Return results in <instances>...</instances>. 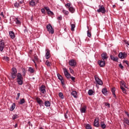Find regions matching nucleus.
I'll use <instances>...</instances> for the list:
<instances>
[{"mask_svg":"<svg viewBox=\"0 0 129 129\" xmlns=\"http://www.w3.org/2000/svg\"><path fill=\"white\" fill-rule=\"evenodd\" d=\"M125 114H126V115H127V117H129L128 112H126V111H125Z\"/></svg>","mask_w":129,"mask_h":129,"instance_id":"58","label":"nucleus"},{"mask_svg":"<svg viewBox=\"0 0 129 129\" xmlns=\"http://www.w3.org/2000/svg\"><path fill=\"white\" fill-rule=\"evenodd\" d=\"M86 111V106H84L81 109V112L82 113H85Z\"/></svg>","mask_w":129,"mask_h":129,"instance_id":"23","label":"nucleus"},{"mask_svg":"<svg viewBox=\"0 0 129 129\" xmlns=\"http://www.w3.org/2000/svg\"><path fill=\"white\" fill-rule=\"evenodd\" d=\"M38 3V0H31L29 3V5L30 7H36Z\"/></svg>","mask_w":129,"mask_h":129,"instance_id":"9","label":"nucleus"},{"mask_svg":"<svg viewBox=\"0 0 129 129\" xmlns=\"http://www.w3.org/2000/svg\"><path fill=\"white\" fill-rule=\"evenodd\" d=\"M111 92L115 98H116V95H115V88H112L111 89Z\"/></svg>","mask_w":129,"mask_h":129,"instance_id":"22","label":"nucleus"},{"mask_svg":"<svg viewBox=\"0 0 129 129\" xmlns=\"http://www.w3.org/2000/svg\"><path fill=\"white\" fill-rule=\"evenodd\" d=\"M119 67L120 68H121V69H123V66H122L121 63H120V64H119Z\"/></svg>","mask_w":129,"mask_h":129,"instance_id":"53","label":"nucleus"},{"mask_svg":"<svg viewBox=\"0 0 129 129\" xmlns=\"http://www.w3.org/2000/svg\"><path fill=\"white\" fill-rule=\"evenodd\" d=\"M69 10L71 13H72V14H73V13L75 12V9H74V8L72 7H70Z\"/></svg>","mask_w":129,"mask_h":129,"instance_id":"26","label":"nucleus"},{"mask_svg":"<svg viewBox=\"0 0 129 129\" xmlns=\"http://www.w3.org/2000/svg\"><path fill=\"white\" fill-rule=\"evenodd\" d=\"M58 79L61 81V83L62 85H64V79H63V77L60 74H57Z\"/></svg>","mask_w":129,"mask_h":129,"instance_id":"16","label":"nucleus"},{"mask_svg":"<svg viewBox=\"0 0 129 129\" xmlns=\"http://www.w3.org/2000/svg\"><path fill=\"white\" fill-rule=\"evenodd\" d=\"M74 29H75V24H72L71 25V31H72L73 32L74 31Z\"/></svg>","mask_w":129,"mask_h":129,"instance_id":"34","label":"nucleus"},{"mask_svg":"<svg viewBox=\"0 0 129 129\" xmlns=\"http://www.w3.org/2000/svg\"><path fill=\"white\" fill-rule=\"evenodd\" d=\"M71 94L75 98H77V92H76V91H73L71 92Z\"/></svg>","mask_w":129,"mask_h":129,"instance_id":"19","label":"nucleus"},{"mask_svg":"<svg viewBox=\"0 0 129 129\" xmlns=\"http://www.w3.org/2000/svg\"><path fill=\"white\" fill-rule=\"evenodd\" d=\"M23 103H25V99L23 98L20 100V104H23Z\"/></svg>","mask_w":129,"mask_h":129,"instance_id":"42","label":"nucleus"},{"mask_svg":"<svg viewBox=\"0 0 129 129\" xmlns=\"http://www.w3.org/2000/svg\"><path fill=\"white\" fill-rule=\"evenodd\" d=\"M70 71L72 74H74V71L71 68H70Z\"/></svg>","mask_w":129,"mask_h":129,"instance_id":"48","label":"nucleus"},{"mask_svg":"<svg viewBox=\"0 0 129 129\" xmlns=\"http://www.w3.org/2000/svg\"><path fill=\"white\" fill-rule=\"evenodd\" d=\"M36 100L38 104H39V105H41V104H44V102L40 98L36 97Z\"/></svg>","mask_w":129,"mask_h":129,"instance_id":"15","label":"nucleus"},{"mask_svg":"<svg viewBox=\"0 0 129 129\" xmlns=\"http://www.w3.org/2000/svg\"><path fill=\"white\" fill-rule=\"evenodd\" d=\"M19 98H19V97H16V100H18L19 99Z\"/></svg>","mask_w":129,"mask_h":129,"instance_id":"64","label":"nucleus"},{"mask_svg":"<svg viewBox=\"0 0 129 129\" xmlns=\"http://www.w3.org/2000/svg\"><path fill=\"white\" fill-rule=\"evenodd\" d=\"M24 32L25 33V34H28V29H25L24 30Z\"/></svg>","mask_w":129,"mask_h":129,"instance_id":"54","label":"nucleus"},{"mask_svg":"<svg viewBox=\"0 0 129 129\" xmlns=\"http://www.w3.org/2000/svg\"><path fill=\"white\" fill-rule=\"evenodd\" d=\"M28 71L30 73H34V69L32 68H29V69H28Z\"/></svg>","mask_w":129,"mask_h":129,"instance_id":"39","label":"nucleus"},{"mask_svg":"<svg viewBox=\"0 0 129 129\" xmlns=\"http://www.w3.org/2000/svg\"><path fill=\"white\" fill-rule=\"evenodd\" d=\"M0 15H1V16H2V17H3V18H4V17H5V16L4 15L3 12H2Z\"/></svg>","mask_w":129,"mask_h":129,"instance_id":"60","label":"nucleus"},{"mask_svg":"<svg viewBox=\"0 0 129 129\" xmlns=\"http://www.w3.org/2000/svg\"><path fill=\"white\" fill-rule=\"evenodd\" d=\"M99 9L97 10V13H102V14H105V8L103 6H99Z\"/></svg>","mask_w":129,"mask_h":129,"instance_id":"4","label":"nucleus"},{"mask_svg":"<svg viewBox=\"0 0 129 129\" xmlns=\"http://www.w3.org/2000/svg\"><path fill=\"white\" fill-rule=\"evenodd\" d=\"M69 64L70 66H71L72 67H75L76 66V64H77V62L75 60L71 59L69 61Z\"/></svg>","mask_w":129,"mask_h":129,"instance_id":"6","label":"nucleus"},{"mask_svg":"<svg viewBox=\"0 0 129 129\" xmlns=\"http://www.w3.org/2000/svg\"><path fill=\"white\" fill-rule=\"evenodd\" d=\"M44 104L46 106V107H49L51 106V102L49 101H46L44 102Z\"/></svg>","mask_w":129,"mask_h":129,"instance_id":"21","label":"nucleus"},{"mask_svg":"<svg viewBox=\"0 0 129 129\" xmlns=\"http://www.w3.org/2000/svg\"><path fill=\"white\" fill-rule=\"evenodd\" d=\"M98 64H99L100 67H104L105 66V60L101 59L98 61Z\"/></svg>","mask_w":129,"mask_h":129,"instance_id":"11","label":"nucleus"},{"mask_svg":"<svg viewBox=\"0 0 129 129\" xmlns=\"http://www.w3.org/2000/svg\"><path fill=\"white\" fill-rule=\"evenodd\" d=\"M124 122L126 123V124H128L129 125V120L127 119H124Z\"/></svg>","mask_w":129,"mask_h":129,"instance_id":"44","label":"nucleus"},{"mask_svg":"<svg viewBox=\"0 0 129 129\" xmlns=\"http://www.w3.org/2000/svg\"><path fill=\"white\" fill-rule=\"evenodd\" d=\"M118 56L120 59H125L127 57V54L125 52H120Z\"/></svg>","mask_w":129,"mask_h":129,"instance_id":"5","label":"nucleus"},{"mask_svg":"<svg viewBox=\"0 0 129 129\" xmlns=\"http://www.w3.org/2000/svg\"><path fill=\"white\" fill-rule=\"evenodd\" d=\"M47 14L48 15H50V16H53L54 15V13L50 10L47 11Z\"/></svg>","mask_w":129,"mask_h":129,"instance_id":"41","label":"nucleus"},{"mask_svg":"<svg viewBox=\"0 0 129 129\" xmlns=\"http://www.w3.org/2000/svg\"><path fill=\"white\" fill-rule=\"evenodd\" d=\"M45 64L48 67H50L51 66V62L50 61H49V60H46V62H45Z\"/></svg>","mask_w":129,"mask_h":129,"instance_id":"33","label":"nucleus"},{"mask_svg":"<svg viewBox=\"0 0 129 129\" xmlns=\"http://www.w3.org/2000/svg\"><path fill=\"white\" fill-rule=\"evenodd\" d=\"M41 13H42L43 14H45V9H41Z\"/></svg>","mask_w":129,"mask_h":129,"instance_id":"56","label":"nucleus"},{"mask_svg":"<svg viewBox=\"0 0 129 129\" xmlns=\"http://www.w3.org/2000/svg\"><path fill=\"white\" fill-rule=\"evenodd\" d=\"M102 60L105 61V60H107L108 59V55H107V53L106 52H103L101 54Z\"/></svg>","mask_w":129,"mask_h":129,"instance_id":"10","label":"nucleus"},{"mask_svg":"<svg viewBox=\"0 0 129 129\" xmlns=\"http://www.w3.org/2000/svg\"><path fill=\"white\" fill-rule=\"evenodd\" d=\"M120 86H122V87H123V86H125V83H124V81H121Z\"/></svg>","mask_w":129,"mask_h":129,"instance_id":"38","label":"nucleus"},{"mask_svg":"<svg viewBox=\"0 0 129 129\" xmlns=\"http://www.w3.org/2000/svg\"><path fill=\"white\" fill-rule=\"evenodd\" d=\"M45 10H46V11L47 12H48L49 11H50V9L49 8V7H44Z\"/></svg>","mask_w":129,"mask_h":129,"instance_id":"52","label":"nucleus"},{"mask_svg":"<svg viewBox=\"0 0 129 129\" xmlns=\"http://www.w3.org/2000/svg\"><path fill=\"white\" fill-rule=\"evenodd\" d=\"M5 48V42H4V40L0 41V51L3 52V50Z\"/></svg>","mask_w":129,"mask_h":129,"instance_id":"12","label":"nucleus"},{"mask_svg":"<svg viewBox=\"0 0 129 129\" xmlns=\"http://www.w3.org/2000/svg\"><path fill=\"white\" fill-rule=\"evenodd\" d=\"M23 3H24V1H20V5L23 4Z\"/></svg>","mask_w":129,"mask_h":129,"instance_id":"61","label":"nucleus"},{"mask_svg":"<svg viewBox=\"0 0 129 129\" xmlns=\"http://www.w3.org/2000/svg\"><path fill=\"white\" fill-rule=\"evenodd\" d=\"M86 129H92V127L89 124H87L86 125Z\"/></svg>","mask_w":129,"mask_h":129,"instance_id":"32","label":"nucleus"},{"mask_svg":"<svg viewBox=\"0 0 129 129\" xmlns=\"http://www.w3.org/2000/svg\"><path fill=\"white\" fill-rule=\"evenodd\" d=\"M46 53H45V57L46 59H49L50 58V50L46 49Z\"/></svg>","mask_w":129,"mask_h":129,"instance_id":"17","label":"nucleus"},{"mask_svg":"<svg viewBox=\"0 0 129 129\" xmlns=\"http://www.w3.org/2000/svg\"><path fill=\"white\" fill-rule=\"evenodd\" d=\"M70 113L68 111H67L66 113L64 114V117L65 118H68V116H70Z\"/></svg>","mask_w":129,"mask_h":129,"instance_id":"28","label":"nucleus"},{"mask_svg":"<svg viewBox=\"0 0 129 129\" xmlns=\"http://www.w3.org/2000/svg\"><path fill=\"white\" fill-rule=\"evenodd\" d=\"M70 78H71V79H72V80L73 81H74L75 80V77H71Z\"/></svg>","mask_w":129,"mask_h":129,"instance_id":"57","label":"nucleus"},{"mask_svg":"<svg viewBox=\"0 0 129 129\" xmlns=\"http://www.w3.org/2000/svg\"><path fill=\"white\" fill-rule=\"evenodd\" d=\"M62 13H63V14L64 15H69V12L66 11V10H62Z\"/></svg>","mask_w":129,"mask_h":129,"instance_id":"43","label":"nucleus"},{"mask_svg":"<svg viewBox=\"0 0 129 129\" xmlns=\"http://www.w3.org/2000/svg\"><path fill=\"white\" fill-rule=\"evenodd\" d=\"M57 20L58 21H62V16H59L58 18H57Z\"/></svg>","mask_w":129,"mask_h":129,"instance_id":"50","label":"nucleus"},{"mask_svg":"<svg viewBox=\"0 0 129 129\" xmlns=\"http://www.w3.org/2000/svg\"><path fill=\"white\" fill-rule=\"evenodd\" d=\"M58 95H59V97H60V98L61 99H64V95H63L62 93H61V92L59 93H58Z\"/></svg>","mask_w":129,"mask_h":129,"instance_id":"31","label":"nucleus"},{"mask_svg":"<svg viewBox=\"0 0 129 129\" xmlns=\"http://www.w3.org/2000/svg\"><path fill=\"white\" fill-rule=\"evenodd\" d=\"M110 58L111 60H112L113 61H115V62H117V60H118V57L117 56L114 57L113 55H110Z\"/></svg>","mask_w":129,"mask_h":129,"instance_id":"18","label":"nucleus"},{"mask_svg":"<svg viewBox=\"0 0 129 129\" xmlns=\"http://www.w3.org/2000/svg\"><path fill=\"white\" fill-rule=\"evenodd\" d=\"M15 22H16V23L18 25H21V21H20V20H19V18H16Z\"/></svg>","mask_w":129,"mask_h":129,"instance_id":"30","label":"nucleus"},{"mask_svg":"<svg viewBox=\"0 0 129 129\" xmlns=\"http://www.w3.org/2000/svg\"><path fill=\"white\" fill-rule=\"evenodd\" d=\"M3 60H5V61H10V57L8 56H4L3 57Z\"/></svg>","mask_w":129,"mask_h":129,"instance_id":"35","label":"nucleus"},{"mask_svg":"<svg viewBox=\"0 0 129 129\" xmlns=\"http://www.w3.org/2000/svg\"><path fill=\"white\" fill-rule=\"evenodd\" d=\"M32 61H33L34 63H36V61L38 62V61H39V58H38V56H35L34 59H33Z\"/></svg>","mask_w":129,"mask_h":129,"instance_id":"29","label":"nucleus"},{"mask_svg":"<svg viewBox=\"0 0 129 129\" xmlns=\"http://www.w3.org/2000/svg\"><path fill=\"white\" fill-rule=\"evenodd\" d=\"M15 107H16V104L13 103L10 108L11 111H13V110L15 109Z\"/></svg>","mask_w":129,"mask_h":129,"instance_id":"27","label":"nucleus"},{"mask_svg":"<svg viewBox=\"0 0 129 129\" xmlns=\"http://www.w3.org/2000/svg\"><path fill=\"white\" fill-rule=\"evenodd\" d=\"M123 63H125V64H126V65H128V63H127V60H123Z\"/></svg>","mask_w":129,"mask_h":129,"instance_id":"55","label":"nucleus"},{"mask_svg":"<svg viewBox=\"0 0 129 129\" xmlns=\"http://www.w3.org/2000/svg\"><path fill=\"white\" fill-rule=\"evenodd\" d=\"M46 29H47L48 32L49 34H53L54 33V29L52 27L51 24H49L46 26Z\"/></svg>","mask_w":129,"mask_h":129,"instance_id":"2","label":"nucleus"},{"mask_svg":"<svg viewBox=\"0 0 129 129\" xmlns=\"http://www.w3.org/2000/svg\"><path fill=\"white\" fill-rule=\"evenodd\" d=\"M89 95H92L93 94V91L92 90H89L88 92Z\"/></svg>","mask_w":129,"mask_h":129,"instance_id":"36","label":"nucleus"},{"mask_svg":"<svg viewBox=\"0 0 129 129\" xmlns=\"http://www.w3.org/2000/svg\"><path fill=\"white\" fill-rule=\"evenodd\" d=\"M113 9H115V5H113Z\"/></svg>","mask_w":129,"mask_h":129,"instance_id":"63","label":"nucleus"},{"mask_svg":"<svg viewBox=\"0 0 129 129\" xmlns=\"http://www.w3.org/2000/svg\"><path fill=\"white\" fill-rule=\"evenodd\" d=\"M94 78H95L96 82L97 84H99V85H102L103 84V83H102V81L99 79V77H97L96 76H95Z\"/></svg>","mask_w":129,"mask_h":129,"instance_id":"7","label":"nucleus"},{"mask_svg":"<svg viewBox=\"0 0 129 129\" xmlns=\"http://www.w3.org/2000/svg\"><path fill=\"white\" fill-rule=\"evenodd\" d=\"M22 73H23V76H26V70H23Z\"/></svg>","mask_w":129,"mask_h":129,"instance_id":"51","label":"nucleus"},{"mask_svg":"<svg viewBox=\"0 0 129 129\" xmlns=\"http://www.w3.org/2000/svg\"><path fill=\"white\" fill-rule=\"evenodd\" d=\"M21 95V93H18V94H17V97H19V98H20V96Z\"/></svg>","mask_w":129,"mask_h":129,"instance_id":"59","label":"nucleus"},{"mask_svg":"<svg viewBox=\"0 0 129 129\" xmlns=\"http://www.w3.org/2000/svg\"><path fill=\"white\" fill-rule=\"evenodd\" d=\"M17 118H18V115H17V114H15L13 116V119H16Z\"/></svg>","mask_w":129,"mask_h":129,"instance_id":"47","label":"nucleus"},{"mask_svg":"<svg viewBox=\"0 0 129 129\" xmlns=\"http://www.w3.org/2000/svg\"><path fill=\"white\" fill-rule=\"evenodd\" d=\"M63 73L64 74V76L68 79H70L71 78V75L68 73V71H67V69H64V72Z\"/></svg>","mask_w":129,"mask_h":129,"instance_id":"8","label":"nucleus"},{"mask_svg":"<svg viewBox=\"0 0 129 129\" xmlns=\"http://www.w3.org/2000/svg\"><path fill=\"white\" fill-rule=\"evenodd\" d=\"M102 93L104 95H106L107 94V90L105 88H104L102 90Z\"/></svg>","mask_w":129,"mask_h":129,"instance_id":"25","label":"nucleus"},{"mask_svg":"<svg viewBox=\"0 0 129 129\" xmlns=\"http://www.w3.org/2000/svg\"><path fill=\"white\" fill-rule=\"evenodd\" d=\"M11 76L13 79H15V78H16V77L18 76V75H17V69L15 68H12V72L11 73Z\"/></svg>","mask_w":129,"mask_h":129,"instance_id":"3","label":"nucleus"},{"mask_svg":"<svg viewBox=\"0 0 129 129\" xmlns=\"http://www.w3.org/2000/svg\"><path fill=\"white\" fill-rule=\"evenodd\" d=\"M100 126L102 128H105L106 127V125H105V123H104V122H101L100 123Z\"/></svg>","mask_w":129,"mask_h":129,"instance_id":"24","label":"nucleus"},{"mask_svg":"<svg viewBox=\"0 0 129 129\" xmlns=\"http://www.w3.org/2000/svg\"><path fill=\"white\" fill-rule=\"evenodd\" d=\"M105 105L106 106H108L109 108V107H110V104H109V103H105Z\"/></svg>","mask_w":129,"mask_h":129,"instance_id":"46","label":"nucleus"},{"mask_svg":"<svg viewBox=\"0 0 129 129\" xmlns=\"http://www.w3.org/2000/svg\"><path fill=\"white\" fill-rule=\"evenodd\" d=\"M17 83L19 85H23V77L20 73H18L17 76Z\"/></svg>","mask_w":129,"mask_h":129,"instance_id":"1","label":"nucleus"},{"mask_svg":"<svg viewBox=\"0 0 129 129\" xmlns=\"http://www.w3.org/2000/svg\"><path fill=\"white\" fill-rule=\"evenodd\" d=\"M66 7L67 8H70V7H71V4H70V3H68L66 5Z\"/></svg>","mask_w":129,"mask_h":129,"instance_id":"49","label":"nucleus"},{"mask_svg":"<svg viewBox=\"0 0 129 129\" xmlns=\"http://www.w3.org/2000/svg\"><path fill=\"white\" fill-rule=\"evenodd\" d=\"M9 35L11 39H15V33H14L13 31H10Z\"/></svg>","mask_w":129,"mask_h":129,"instance_id":"20","label":"nucleus"},{"mask_svg":"<svg viewBox=\"0 0 129 129\" xmlns=\"http://www.w3.org/2000/svg\"><path fill=\"white\" fill-rule=\"evenodd\" d=\"M87 36L89 37H91V32L89 30L87 31Z\"/></svg>","mask_w":129,"mask_h":129,"instance_id":"45","label":"nucleus"},{"mask_svg":"<svg viewBox=\"0 0 129 129\" xmlns=\"http://www.w3.org/2000/svg\"><path fill=\"white\" fill-rule=\"evenodd\" d=\"M40 91L41 92V93H43V94H45L46 93V89L44 85H42L40 87Z\"/></svg>","mask_w":129,"mask_h":129,"instance_id":"14","label":"nucleus"},{"mask_svg":"<svg viewBox=\"0 0 129 129\" xmlns=\"http://www.w3.org/2000/svg\"><path fill=\"white\" fill-rule=\"evenodd\" d=\"M94 126H95L96 127H98L99 126V122L98 120V118H95L94 120V122L93 123Z\"/></svg>","mask_w":129,"mask_h":129,"instance_id":"13","label":"nucleus"},{"mask_svg":"<svg viewBox=\"0 0 129 129\" xmlns=\"http://www.w3.org/2000/svg\"><path fill=\"white\" fill-rule=\"evenodd\" d=\"M120 89H121V90L123 93H126V91L125 90V89H124V88L123 87L120 86Z\"/></svg>","mask_w":129,"mask_h":129,"instance_id":"37","label":"nucleus"},{"mask_svg":"<svg viewBox=\"0 0 129 129\" xmlns=\"http://www.w3.org/2000/svg\"><path fill=\"white\" fill-rule=\"evenodd\" d=\"M15 127H18V124H16L15 125Z\"/></svg>","mask_w":129,"mask_h":129,"instance_id":"62","label":"nucleus"},{"mask_svg":"<svg viewBox=\"0 0 129 129\" xmlns=\"http://www.w3.org/2000/svg\"><path fill=\"white\" fill-rule=\"evenodd\" d=\"M15 8H19L20 7V3L16 2L14 5Z\"/></svg>","mask_w":129,"mask_h":129,"instance_id":"40","label":"nucleus"}]
</instances>
